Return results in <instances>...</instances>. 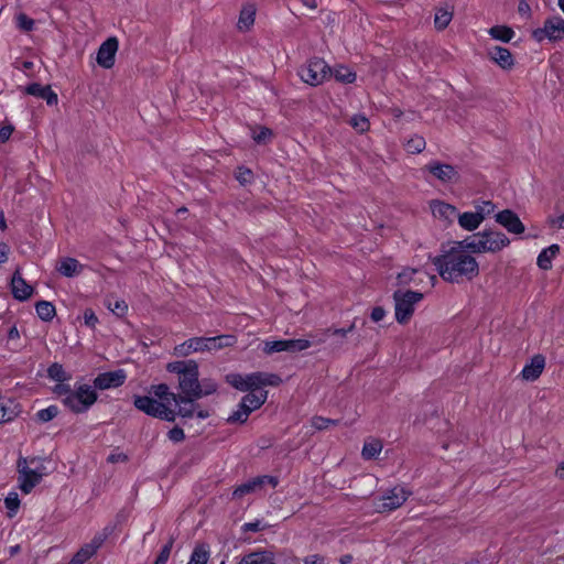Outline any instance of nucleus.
<instances>
[{"label": "nucleus", "mask_w": 564, "mask_h": 564, "mask_svg": "<svg viewBox=\"0 0 564 564\" xmlns=\"http://www.w3.org/2000/svg\"><path fill=\"white\" fill-rule=\"evenodd\" d=\"M11 290L13 296L19 301L28 300L33 293V288L25 282L19 270L13 273Z\"/></svg>", "instance_id": "nucleus-22"}, {"label": "nucleus", "mask_w": 564, "mask_h": 564, "mask_svg": "<svg viewBox=\"0 0 564 564\" xmlns=\"http://www.w3.org/2000/svg\"><path fill=\"white\" fill-rule=\"evenodd\" d=\"M393 299L395 303V319L400 324H405L412 317L415 304L423 300V293L398 290L394 292Z\"/></svg>", "instance_id": "nucleus-7"}, {"label": "nucleus", "mask_w": 564, "mask_h": 564, "mask_svg": "<svg viewBox=\"0 0 564 564\" xmlns=\"http://www.w3.org/2000/svg\"><path fill=\"white\" fill-rule=\"evenodd\" d=\"M411 492L403 486H395L387 490L378 498L376 509L379 512H389L400 508L409 498Z\"/></svg>", "instance_id": "nucleus-11"}, {"label": "nucleus", "mask_w": 564, "mask_h": 564, "mask_svg": "<svg viewBox=\"0 0 564 564\" xmlns=\"http://www.w3.org/2000/svg\"><path fill=\"white\" fill-rule=\"evenodd\" d=\"M236 343L232 335H219L215 337H193L175 346L174 354L180 357H186L193 352H203L219 350L230 347Z\"/></svg>", "instance_id": "nucleus-3"}, {"label": "nucleus", "mask_w": 564, "mask_h": 564, "mask_svg": "<svg viewBox=\"0 0 564 564\" xmlns=\"http://www.w3.org/2000/svg\"><path fill=\"white\" fill-rule=\"evenodd\" d=\"M127 373L123 369L116 371H108L99 373L94 380V388L99 390H107L111 388H118L126 381Z\"/></svg>", "instance_id": "nucleus-15"}, {"label": "nucleus", "mask_w": 564, "mask_h": 564, "mask_svg": "<svg viewBox=\"0 0 564 564\" xmlns=\"http://www.w3.org/2000/svg\"><path fill=\"white\" fill-rule=\"evenodd\" d=\"M189 364H197L195 360L173 361L167 364L166 369L169 372L178 375V378L184 376L189 370Z\"/></svg>", "instance_id": "nucleus-42"}, {"label": "nucleus", "mask_w": 564, "mask_h": 564, "mask_svg": "<svg viewBox=\"0 0 564 564\" xmlns=\"http://www.w3.org/2000/svg\"><path fill=\"white\" fill-rule=\"evenodd\" d=\"M425 170L443 183H454L459 177L457 170L453 165L438 161H432L425 165Z\"/></svg>", "instance_id": "nucleus-16"}, {"label": "nucleus", "mask_w": 564, "mask_h": 564, "mask_svg": "<svg viewBox=\"0 0 564 564\" xmlns=\"http://www.w3.org/2000/svg\"><path fill=\"white\" fill-rule=\"evenodd\" d=\"M488 56L503 69H511L514 61L511 52L502 46H492L488 50Z\"/></svg>", "instance_id": "nucleus-23"}, {"label": "nucleus", "mask_w": 564, "mask_h": 564, "mask_svg": "<svg viewBox=\"0 0 564 564\" xmlns=\"http://www.w3.org/2000/svg\"><path fill=\"white\" fill-rule=\"evenodd\" d=\"M235 176L236 180L243 186L253 182L252 171L245 166H239L235 173Z\"/></svg>", "instance_id": "nucleus-48"}, {"label": "nucleus", "mask_w": 564, "mask_h": 564, "mask_svg": "<svg viewBox=\"0 0 564 564\" xmlns=\"http://www.w3.org/2000/svg\"><path fill=\"white\" fill-rule=\"evenodd\" d=\"M426 142L423 137L414 135L405 143V149L409 153L417 154L425 149Z\"/></svg>", "instance_id": "nucleus-41"}, {"label": "nucleus", "mask_w": 564, "mask_h": 564, "mask_svg": "<svg viewBox=\"0 0 564 564\" xmlns=\"http://www.w3.org/2000/svg\"><path fill=\"white\" fill-rule=\"evenodd\" d=\"M333 75L340 83L350 84L356 80V74L345 66L337 67Z\"/></svg>", "instance_id": "nucleus-43"}, {"label": "nucleus", "mask_w": 564, "mask_h": 564, "mask_svg": "<svg viewBox=\"0 0 564 564\" xmlns=\"http://www.w3.org/2000/svg\"><path fill=\"white\" fill-rule=\"evenodd\" d=\"M481 223L475 212H465L458 215V225L467 231L476 230Z\"/></svg>", "instance_id": "nucleus-31"}, {"label": "nucleus", "mask_w": 564, "mask_h": 564, "mask_svg": "<svg viewBox=\"0 0 564 564\" xmlns=\"http://www.w3.org/2000/svg\"><path fill=\"white\" fill-rule=\"evenodd\" d=\"M434 215H440L445 218H449L451 216L456 214V208L453 205L437 202L432 207Z\"/></svg>", "instance_id": "nucleus-44"}, {"label": "nucleus", "mask_w": 564, "mask_h": 564, "mask_svg": "<svg viewBox=\"0 0 564 564\" xmlns=\"http://www.w3.org/2000/svg\"><path fill=\"white\" fill-rule=\"evenodd\" d=\"M272 135V131L268 128H260L259 131H254L252 134L253 140L257 143H264Z\"/></svg>", "instance_id": "nucleus-55"}, {"label": "nucleus", "mask_w": 564, "mask_h": 564, "mask_svg": "<svg viewBox=\"0 0 564 564\" xmlns=\"http://www.w3.org/2000/svg\"><path fill=\"white\" fill-rule=\"evenodd\" d=\"M299 75L304 83L318 86L330 78L333 72L323 58L313 57L300 68Z\"/></svg>", "instance_id": "nucleus-8"}, {"label": "nucleus", "mask_w": 564, "mask_h": 564, "mask_svg": "<svg viewBox=\"0 0 564 564\" xmlns=\"http://www.w3.org/2000/svg\"><path fill=\"white\" fill-rule=\"evenodd\" d=\"M58 414V408L56 405H50L45 409L37 411L36 417L39 421L45 423L53 420Z\"/></svg>", "instance_id": "nucleus-49"}, {"label": "nucleus", "mask_w": 564, "mask_h": 564, "mask_svg": "<svg viewBox=\"0 0 564 564\" xmlns=\"http://www.w3.org/2000/svg\"><path fill=\"white\" fill-rule=\"evenodd\" d=\"M21 413L20 404L6 397H0V424L13 421Z\"/></svg>", "instance_id": "nucleus-24"}, {"label": "nucleus", "mask_w": 564, "mask_h": 564, "mask_svg": "<svg viewBox=\"0 0 564 564\" xmlns=\"http://www.w3.org/2000/svg\"><path fill=\"white\" fill-rule=\"evenodd\" d=\"M532 37L536 42H543L549 40L551 42H557L564 40V19L560 15H553L547 18L543 26L532 31Z\"/></svg>", "instance_id": "nucleus-10"}, {"label": "nucleus", "mask_w": 564, "mask_h": 564, "mask_svg": "<svg viewBox=\"0 0 564 564\" xmlns=\"http://www.w3.org/2000/svg\"><path fill=\"white\" fill-rule=\"evenodd\" d=\"M6 508L9 510V516L12 517L17 513L19 506H20V499L17 492H10L6 499H4Z\"/></svg>", "instance_id": "nucleus-50"}, {"label": "nucleus", "mask_w": 564, "mask_h": 564, "mask_svg": "<svg viewBox=\"0 0 564 564\" xmlns=\"http://www.w3.org/2000/svg\"><path fill=\"white\" fill-rule=\"evenodd\" d=\"M240 564H275L270 553L268 552H252L245 555Z\"/></svg>", "instance_id": "nucleus-32"}, {"label": "nucleus", "mask_w": 564, "mask_h": 564, "mask_svg": "<svg viewBox=\"0 0 564 564\" xmlns=\"http://www.w3.org/2000/svg\"><path fill=\"white\" fill-rule=\"evenodd\" d=\"M227 382L240 391L259 390L264 386L276 387L282 379L275 373L253 372L247 376L231 373L227 376Z\"/></svg>", "instance_id": "nucleus-5"}, {"label": "nucleus", "mask_w": 564, "mask_h": 564, "mask_svg": "<svg viewBox=\"0 0 564 564\" xmlns=\"http://www.w3.org/2000/svg\"><path fill=\"white\" fill-rule=\"evenodd\" d=\"M150 393L160 399L163 403L174 402V398L178 395L171 392L169 386L165 383L151 386Z\"/></svg>", "instance_id": "nucleus-33"}, {"label": "nucleus", "mask_w": 564, "mask_h": 564, "mask_svg": "<svg viewBox=\"0 0 564 564\" xmlns=\"http://www.w3.org/2000/svg\"><path fill=\"white\" fill-rule=\"evenodd\" d=\"M560 247L558 245H551L550 247L543 249L538 256L536 263L540 269L549 270L552 267V260L558 254Z\"/></svg>", "instance_id": "nucleus-30"}, {"label": "nucleus", "mask_w": 564, "mask_h": 564, "mask_svg": "<svg viewBox=\"0 0 564 564\" xmlns=\"http://www.w3.org/2000/svg\"><path fill=\"white\" fill-rule=\"evenodd\" d=\"M267 398V391L250 390V392L242 398L240 404L251 413L259 409L265 402Z\"/></svg>", "instance_id": "nucleus-27"}, {"label": "nucleus", "mask_w": 564, "mask_h": 564, "mask_svg": "<svg viewBox=\"0 0 564 564\" xmlns=\"http://www.w3.org/2000/svg\"><path fill=\"white\" fill-rule=\"evenodd\" d=\"M476 215L484 221L488 216L495 213L496 205L490 200H481L475 203Z\"/></svg>", "instance_id": "nucleus-37"}, {"label": "nucleus", "mask_w": 564, "mask_h": 564, "mask_svg": "<svg viewBox=\"0 0 564 564\" xmlns=\"http://www.w3.org/2000/svg\"><path fill=\"white\" fill-rule=\"evenodd\" d=\"M198 399L199 398L178 394L174 398V403L178 405L177 414L184 419H192L194 415L200 420L207 419L209 416V411L198 409V405L195 403Z\"/></svg>", "instance_id": "nucleus-14"}, {"label": "nucleus", "mask_w": 564, "mask_h": 564, "mask_svg": "<svg viewBox=\"0 0 564 564\" xmlns=\"http://www.w3.org/2000/svg\"><path fill=\"white\" fill-rule=\"evenodd\" d=\"M467 250L458 245V248H452L433 259V264L444 281L459 283L464 280L470 281L479 274L478 262Z\"/></svg>", "instance_id": "nucleus-1"}, {"label": "nucleus", "mask_w": 564, "mask_h": 564, "mask_svg": "<svg viewBox=\"0 0 564 564\" xmlns=\"http://www.w3.org/2000/svg\"><path fill=\"white\" fill-rule=\"evenodd\" d=\"M518 12L521 15H527V17L530 15V13H531L530 4L525 0H520L519 4H518Z\"/></svg>", "instance_id": "nucleus-63"}, {"label": "nucleus", "mask_w": 564, "mask_h": 564, "mask_svg": "<svg viewBox=\"0 0 564 564\" xmlns=\"http://www.w3.org/2000/svg\"><path fill=\"white\" fill-rule=\"evenodd\" d=\"M133 404L139 411L150 416L165 420L167 422H173L175 420L176 413L173 410H171L165 403L151 397L134 395Z\"/></svg>", "instance_id": "nucleus-9"}, {"label": "nucleus", "mask_w": 564, "mask_h": 564, "mask_svg": "<svg viewBox=\"0 0 564 564\" xmlns=\"http://www.w3.org/2000/svg\"><path fill=\"white\" fill-rule=\"evenodd\" d=\"M84 322L85 325L94 328L98 323V317L96 316L95 312L91 308H86L84 311Z\"/></svg>", "instance_id": "nucleus-56"}, {"label": "nucleus", "mask_w": 564, "mask_h": 564, "mask_svg": "<svg viewBox=\"0 0 564 564\" xmlns=\"http://www.w3.org/2000/svg\"><path fill=\"white\" fill-rule=\"evenodd\" d=\"M173 546V540L171 539L160 551L154 564H166L169 561L171 551Z\"/></svg>", "instance_id": "nucleus-53"}, {"label": "nucleus", "mask_w": 564, "mask_h": 564, "mask_svg": "<svg viewBox=\"0 0 564 564\" xmlns=\"http://www.w3.org/2000/svg\"><path fill=\"white\" fill-rule=\"evenodd\" d=\"M545 367V358L542 355H535L531 358L530 362L527 364L522 371L521 377L527 381L536 380Z\"/></svg>", "instance_id": "nucleus-21"}, {"label": "nucleus", "mask_w": 564, "mask_h": 564, "mask_svg": "<svg viewBox=\"0 0 564 564\" xmlns=\"http://www.w3.org/2000/svg\"><path fill=\"white\" fill-rule=\"evenodd\" d=\"M509 243L510 240L503 232L492 229H484L458 242L474 253H495L508 247Z\"/></svg>", "instance_id": "nucleus-2"}, {"label": "nucleus", "mask_w": 564, "mask_h": 564, "mask_svg": "<svg viewBox=\"0 0 564 564\" xmlns=\"http://www.w3.org/2000/svg\"><path fill=\"white\" fill-rule=\"evenodd\" d=\"M382 449V444L378 440L366 442L362 447V456L366 459L376 458Z\"/></svg>", "instance_id": "nucleus-38"}, {"label": "nucleus", "mask_w": 564, "mask_h": 564, "mask_svg": "<svg viewBox=\"0 0 564 564\" xmlns=\"http://www.w3.org/2000/svg\"><path fill=\"white\" fill-rule=\"evenodd\" d=\"M217 391V383L212 379H204L199 381L198 390L194 394V398H203L213 394Z\"/></svg>", "instance_id": "nucleus-40"}, {"label": "nucleus", "mask_w": 564, "mask_h": 564, "mask_svg": "<svg viewBox=\"0 0 564 564\" xmlns=\"http://www.w3.org/2000/svg\"><path fill=\"white\" fill-rule=\"evenodd\" d=\"M73 389H70V387L68 384H65L64 382H59L55 388H54V392L59 397V398H66L69 393H72Z\"/></svg>", "instance_id": "nucleus-58"}, {"label": "nucleus", "mask_w": 564, "mask_h": 564, "mask_svg": "<svg viewBox=\"0 0 564 564\" xmlns=\"http://www.w3.org/2000/svg\"><path fill=\"white\" fill-rule=\"evenodd\" d=\"M18 467V481L19 488L23 494H30L33 488L39 485L47 474L46 467L41 458H24L20 457L17 464Z\"/></svg>", "instance_id": "nucleus-4"}, {"label": "nucleus", "mask_w": 564, "mask_h": 564, "mask_svg": "<svg viewBox=\"0 0 564 564\" xmlns=\"http://www.w3.org/2000/svg\"><path fill=\"white\" fill-rule=\"evenodd\" d=\"M26 94L44 99L47 105L53 106L58 101L57 95L51 89V86H43L33 83L25 88Z\"/></svg>", "instance_id": "nucleus-26"}, {"label": "nucleus", "mask_w": 564, "mask_h": 564, "mask_svg": "<svg viewBox=\"0 0 564 564\" xmlns=\"http://www.w3.org/2000/svg\"><path fill=\"white\" fill-rule=\"evenodd\" d=\"M107 307L117 316H123L128 311V305L123 300H116L115 302L108 300Z\"/></svg>", "instance_id": "nucleus-51"}, {"label": "nucleus", "mask_w": 564, "mask_h": 564, "mask_svg": "<svg viewBox=\"0 0 564 564\" xmlns=\"http://www.w3.org/2000/svg\"><path fill=\"white\" fill-rule=\"evenodd\" d=\"M97 401V392L89 384L77 386L72 393L63 398V403L74 413L88 411Z\"/></svg>", "instance_id": "nucleus-6"}, {"label": "nucleus", "mask_w": 564, "mask_h": 564, "mask_svg": "<svg viewBox=\"0 0 564 564\" xmlns=\"http://www.w3.org/2000/svg\"><path fill=\"white\" fill-rule=\"evenodd\" d=\"M117 37L107 39L97 52V63L104 68H111L115 64V56L118 51Z\"/></svg>", "instance_id": "nucleus-17"}, {"label": "nucleus", "mask_w": 564, "mask_h": 564, "mask_svg": "<svg viewBox=\"0 0 564 564\" xmlns=\"http://www.w3.org/2000/svg\"><path fill=\"white\" fill-rule=\"evenodd\" d=\"M304 564H325L324 557L319 555H310L304 560Z\"/></svg>", "instance_id": "nucleus-64"}, {"label": "nucleus", "mask_w": 564, "mask_h": 564, "mask_svg": "<svg viewBox=\"0 0 564 564\" xmlns=\"http://www.w3.org/2000/svg\"><path fill=\"white\" fill-rule=\"evenodd\" d=\"M85 265L82 264L77 259L65 257L62 258L56 267V270L66 278H74L79 275Z\"/></svg>", "instance_id": "nucleus-25"}, {"label": "nucleus", "mask_w": 564, "mask_h": 564, "mask_svg": "<svg viewBox=\"0 0 564 564\" xmlns=\"http://www.w3.org/2000/svg\"><path fill=\"white\" fill-rule=\"evenodd\" d=\"M311 423H312V426L315 430L322 431V430L327 429L329 425L337 424V421L330 420V419H326V417H323V416H314L312 419Z\"/></svg>", "instance_id": "nucleus-52"}, {"label": "nucleus", "mask_w": 564, "mask_h": 564, "mask_svg": "<svg viewBox=\"0 0 564 564\" xmlns=\"http://www.w3.org/2000/svg\"><path fill=\"white\" fill-rule=\"evenodd\" d=\"M198 376V365L189 364V370L178 378V388L182 391L181 395L194 397L199 386Z\"/></svg>", "instance_id": "nucleus-18"}, {"label": "nucleus", "mask_w": 564, "mask_h": 564, "mask_svg": "<svg viewBox=\"0 0 564 564\" xmlns=\"http://www.w3.org/2000/svg\"><path fill=\"white\" fill-rule=\"evenodd\" d=\"M105 536L96 535L89 543L82 546L68 564H84L102 545Z\"/></svg>", "instance_id": "nucleus-20"}, {"label": "nucleus", "mask_w": 564, "mask_h": 564, "mask_svg": "<svg viewBox=\"0 0 564 564\" xmlns=\"http://www.w3.org/2000/svg\"><path fill=\"white\" fill-rule=\"evenodd\" d=\"M384 316H386V311L381 306L375 307L370 315L371 319L375 323L382 321L384 318Z\"/></svg>", "instance_id": "nucleus-61"}, {"label": "nucleus", "mask_w": 564, "mask_h": 564, "mask_svg": "<svg viewBox=\"0 0 564 564\" xmlns=\"http://www.w3.org/2000/svg\"><path fill=\"white\" fill-rule=\"evenodd\" d=\"M127 459H128V456H127L124 453H122V452L111 453V454L108 456V458H107V460H108L109 463H112V464H115V463H123V462H126Z\"/></svg>", "instance_id": "nucleus-60"}, {"label": "nucleus", "mask_w": 564, "mask_h": 564, "mask_svg": "<svg viewBox=\"0 0 564 564\" xmlns=\"http://www.w3.org/2000/svg\"><path fill=\"white\" fill-rule=\"evenodd\" d=\"M350 126L358 132L362 133L369 130V120L362 115H355L349 120Z\"/></svg>", "instance_id": "nucleus-45"}, {"label": "nucleus", "mask_w": 564, "mask_h": 564, "mask_svg": "<svg viewBox=\"0 0 564 564\" xmlns=\"http://www.w3.org/2000/svg\"><path fill=\"white\" fill-rule=\"evenodd\" d=\"M354 328H355V323L350 324V326L347 328H334V329L328 328L323 333V336L316 340V343H318V344L325 343L327 336H334V337H339L340 339H344L349 333H351L354 330Z\"/></svg>", "instance_id": "nucleus-39"}, {"label": "nucleus", "mask_w": 564, "mask_h": 564, "mask_svg": "<svg viewBox=\"0 0 564 564\" xmlns=\"http://www.w3.org/2000/svg\"><path fill=\"white\" fill-rule=\"evenodd\" d=\"M169 438L175 443L182 442L185 438L184 431L181 427L175 426L170 430Z\"/></svg>", "instance_id": "nucleus-57"}, {"label": "nucleus", "mask_w": 564, "mask_h": 564, "mask_svg": "<svg viewBox=\"0 0 564 564\" xmlns=\"http://www.w3.org/2000/svg\"><path fill=\"white\" fill-rule=\"evenodd\" d=\"M489 34L495 40L508 43L514 36V31L506 25H495L489 29Z\"/></svg>", "instance_id": "nucleus-35"}, {"label": "nucleus", "mask_w": 564, "mask_h": 564, "mask_svg": "<svg viewBox=\"0 0 564 564\" xmlns=\"http://www.w3.org/2000/svg\"><path fill=\"white\" fill-rule=\"evenodd\" d=\"M48 377L55 381L64 382L68 379L65 370L59 364H53L47 369Z\"/></svg>", "instance_id": "nucleus-47"}, {"label": "nucleus", "mask_w": 564, "mask_h": 564, "mask_svg": "<svg viewBox=\"0 0 564 564\" xmlns=\"http://www.w3.org/2000/svg\"><path fill=\"white\" fill-rule=\"evenodd\" d=\"M264 527L261 521L257 520L253 522H247L242 525L245 532H258L262 530Z\"/></svg>", "instance_id": "nucleus-59"}, {"label": "nucleus", "mask_w": 564, "mask_h": 564, "mask_svg": "<svg viewBox=\"0 0 564 564\" xmlns=\"http://www.w3.org/2000/svg\"><path fill=\"white\" fill-rule=\"evenodd\" d=\"M13 132V127L11 126H3L0 128V141L6 142L10 139L11 134Z\"/></svg>", "instance_id": "nucleus-62"}, {"label": "nucleus", "mask_w": 564, "mask_h": 564, "mask_svg": "<svg viewBox=\"0 0 564 564\" xmlns=\"http://www.w3.org/2000/svg\"><path fill=\"white\" fill-rule=\"evenodd\" d=\"M209 558V550L205 544L196 545L187 564H206Z\"/></svg>", "instance_id": "nucleus-36"}, {"label": "nucleus", "mask_w": 564, "mask_h": 564, "mask_svg": "<svg viewBox=\"0 0 564 564\" xmlns=\"http://www.w3.org/2000/svg\"><path fill=\"white\" fill-rule=\"evenodd\" d=\"M35 311L37 316L44 321L50 322L56 314L55 306L48 301H40L35 304Z\"/></svg>", "instance_id": "nucleus-34"}, {"label": "nucleus", "mask_w": 564, "mask_h": 564, "mask_svg": "<svg viewBox=\"0 0 564 564\" xmlns=\"http://www.w3.org/2000/svg\"><path fill=\"white\" fill-rule=\"evenodd\" d=\"M312 346V341L307 339H281V340H265L263 341L262 350L267 355L275 352H299Z\"/></svg>", "instance_id": "nucleus-12"}, {"label": "nucleus", "mask_w": 564, "mask_h": 564, "mask_svg": "<svg viewBox=\"0 0 564 564\" xmlns=\"http://www.w3.org/2000/svg\"><path fill=\"white\" fill-rule=\"evenodd\" d=\"M453 7L444 3L435 9L434 24L437 30H444L453 19Z\"/></svg>", "instance_id": "nucleus-28"}, {"label": "nucleus", "mask_w": 564, "mask_h": 564, "mask_svg": "<svg viewBox=\"0 0 564 564\" xmlns=\"http://www.w3.org/2000/svg\"><path fill=\"white\" fill-rule=\"evenodd\" d=\"M257 8L253 3H247L242 7L237 28L240 31H248L254 23Z\"/></svg>", "instance_id": "nucleus-29"}, {"label": "nucleus", "mask_w": 564, "mask_h": 564, "mask_svg": "<svg viewBox=\"0 0 564 564\" xmlns=\"http://www.w3.org/2000/svg\"><path fill=\"white\" fill-rule=\"evenodd\" d=\"M278 484L279 479L276 477L268 475L258 476L236 487L232 492V496L236 499H240L246 495L262 490L267 485L271 486L272 488H275Z\"/></svg>", "instance_id": "nucleus-13"}, {"label": "nucleus", "mask_w": 564, "mask_h": 564, "mask_svg": "<svg viewBox=\"0 0 564 564\" xmlns=\"http://www.w3.org/2000/svg\"><path fill=\"white\" fill-rule=\"evenodd\" d=\"M17 23L18 28L23 31H31L34 26V21L24 13H20L17 17Z\"/></svg>", "instance_id": "nucleus-54"}, {"label": "nucleus", "mask_w": 564, "mask_h": 564, "mask_svg": "<svg viewBox=\"0 0 564 564\" xmlns=\"http://www.w3.org/2000/svg\"><path fill=\"white\" fill-rule=\"evenodd\" d=\"M496 221L505 227L510 234L521 235L524 232L525 227L520 220L519 216L510 210L505 209L495 215Z\"/></svg>", "instance_id": "nucleus-19"}, {"label": "nucleus", "mask_w": 564, "mask_h": 564, "mask_svg": "<svg viewBox=\"0 0 564 564\" xmlns=\"http://www.w3.org/2000/svg\"><path fill=\"white\" fill-rule=\"evenodd\" d=\"M249 415H250V413L245 408H242V405L239 403L237 410H235L228 416L227 422L230 424H235V423L242 424L248 420Z\"/></svg>", "instance_id": "nucleus-46"}]
</instances>
